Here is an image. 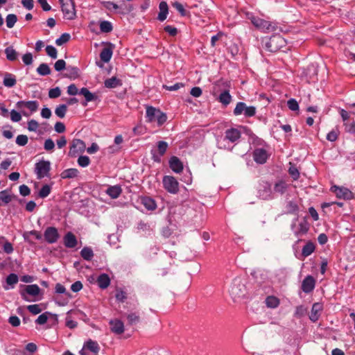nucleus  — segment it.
Instances as JSON below:
<instances>
[{
  "mask_svg": "<svg viewBox=\"0 0 355 355\" xmlns=\"http://www.w3.org/2000/svg\"><path fill=\"white\" fill-rule=\"evenodd\" d=\"M146 118L148 122L157 121L158 126L162 125L167 119L165 113L152 106L146 107Z\"/></svg>",
  "mask_w": 355,
  "mask_h": 355,
  "instance_id": "f257e3e1",
  "label": "nucleus"
},
{
  "mask_svg": "<svg viewBox=\"0 0 355 355\" xmlns=\"http://www.w3.org/2000/svg\"><path fill=\"white\" fill-rule=\"evenodd\" d=\"M286 44L284 37L279 35H275L270 37L265 42V49L271 53H275L281 50Z\"/></svg>",
  "mask_w": 355,
  "mask_h": 355,
  "instance_id": "f03ea898",
  "label": "nucleus"
},
{
  "mask_svg": "<svg viewBox=\"0 0 355 355\" xmlns=\"http://www.w3.org/2000/svg\"><path fill=\"white\" fill-rule=\"evenodd\" d=\"M16 107L24 116H28L37 110L39 103L37 101H19L16 103Z\"/></svg>",
  "mask_w": 355,
  "mask_h": 355,
  "instance_id": "7ed1b4c3",
  "label": "nucleus"
},
{
  "mask_svg": "<svg viewBox=\"0 0 355 355\" xmlns=\"http://www.w3.org/2000/svg\"><path fill=\"white\" fill-rule=\"evenodd\" d=\"M248 17L250 19L252 24L257 28L265 31L271 32L275 31V26L268 21L253 16L250 13H247Z\"/></svg>",
  "mask_w": 355,
  "mask_h": 355,
  "instance_id": "20e7f679",
  "label": "nucleus"
},
{
  "mask_svg": "<svg viewBox=\"0 0 355 355\" xmlns=\"http://www.w3.org/2000/svg\"><path fill=\"white\" fill-rule=\"evenodd\" d=\"M50 170L51 162L49 161L42 160L35 164V172L39 180L44 177H49Z\"/></svg>",
  "mask_w": 355,
  "mask_h": 355,
  "instance_id": "39448f33",
  "label": "nucleus"
},
{
  "mask_svg": "<svg viewBox=\"0 0 355 355\" xmlns=\"http://www.w3.org/2000/svg\"><path fill=\"white\" fill-rule=\"evenodd\" d=\"M162 183L164 188L168 193L175 194L179 191V183L173 176H164Z\"/></svg>",
  "mask_w": 355,
  "mask_h": 355,
  "instance_id": "423d86ee",
  "label": "nucleus"
},
{
  "mask_svg": "<svg viewBox=\"0 0 355 355\" xmlns=\"http://www.w3.org/2000/svg\"><path fill=\"white\" fill-rule=\"evenodd\" d=\"M86 146L85 142L79 139H74L72 140L69 155L71 157H76L78 155L83 153L85 150Z\"/></svg>",
  "mask_w": 355,
  "mask_h": 355,
  "instance_id": "0eeeda50",
  "label": "nucleus"
},
{
  "mask_svg": "<svg viewBox=\"0 0 355 355\" xmlns=\"http://www.w3.org/2000/svg\"><path fill=\"white\" fill-rule=\"evenodd\" d=\"M44 237L48 243L53 244L58 241L60 234L56 227H48L44 232Z\"/></svg>",
  "mask_w": 355,
  "mask_h": 355,
  "instance_id": "6e6552de",
  "label": "nucleus"
},
{
  "mask_svg": "<svg viewBox=\"0 0 355 355\" xmlns=\"http://www.w3.org/2000/svg\"><path fill=\"white\" fill-rule=\"evenodd\" d=\"M258 196L263 200H269L272 198V190L270 183L268 182H262L259 184Z\"/></svg>",
  "mask_w": 355,
  "mask_h": 355,
  "instance_id": "1a4fd4ad",
  "label": "nucleus"
},
{
  "mask_svg": "<svg viewBox=\"0 0 355 355\" xmlns=\"http://www.w3.org/2000/svg\"><path fill=\"white\" fill-rule=\"evenodd\" d=\"M61 10L64 18L68 20H73L76 18V10L75 2L62 6Z\"/></svg>",
  "mask_w": 355,
  "mask_h": 355,
  "instance_id": "9d476101",
  "label": "nucleus"
},
{
  "mask_svg": "<svg viewBox=\"0 0 355 355\" xmlns=\"http://www.w3.org/2000/svg\"><path fill=\"white\" fill-rule=\"evenodd\" d=\"M40 291V288L37 284H31L25 286V288L20 291V295L24 300L30 301L26 295L37 296L39 295Z\"/></svg>",
  "mask_w": 355,
  "mask_h": 355,
  "instance_id": "9b49d317",
  "label": "nucleus"
},
{
  "mask_svg": "<svg viewBox=\"0 0 355 355\" xmlns=\"http://www.w3.org/2000/svg\"><path fill=\"white\" fill-rule=\"evenodd\" d=\"M338 198L344 200H351L354 197L353 193L347 188L334 186L331 188Z\"/></svg>",
  "mask_w": 355,
  "mask_h": 355,
  "instance_id": "f8f14e48",
  "label": "nucleus"
},
{
  "mask_svg": "<svg viewBox=\"0 0 355 355\" xmlns=\"http://www.w3.org/2000/svg\"><path fill=\"white\" fill-rule=\"evenodd\" d=\"M315 286V279L311 275L306 276L302 281L301 288L305 293H310Z\"/></svg>",
  "mask_w": 355,
  "mask_h": 355,
  "instance_id": "ddd939ff",
  "label": "nucleus"
},
{
  "mask_svg": "<svg viewBox=\"0 0 355 355\" xmlns=\"http://www.w3.org/2000/svg\"><path fill=\"white\" fill-rule=\"evenodd\" d=\"M268 152L261 148H257L253 152V158L255 162L259 164H265L268 158Z\"/></svg>",
  "mask_w": 355,
  "mask_h": 355,
  "instance_id": "4468645a",
  "label": "nucleus"
},
{
  "mask_svg": "<svg viewBox=\"0 0 355 355\" xmlns=\"http://www.w3.org/2000/svg\"><path fill=\"white\" fill-rule=\"evenodd\" d=\"M323 309L322 304L320 302H315L313 304L311 308V314L309 315V319L312 322H316L318 320L320 313Z\"/></svg>",
  "mask_w": 355,
  "mask_h": 355,
  "instance_id": "2eb2a0df",
  "label": "nucleus"
},
{
  "mask_svg": "<svg viewBox=\"0 0 355 355\" xmlns=\"http://www.w3.org/2000/svg\"><path fill=\"white\" fill-rule=\"evenodd\" d=\"M63 242L64 246L68 248H73L76 247L78 244L77 239L71 232H68L64 236Z\"/></svg>",
  "mask_w": 355,
  "mask_h": 355,
  "instance_id": "dca6fc26",
  "label": "nucleus"
},
{
  "mask_svg": "<svg viewBox=\"0 0 355 355\" xmlns=\"http://www.w3.org/2000/svg\"><path fill=\"white\" fill-rule=\"evenodd\" d=\"M169 166L173 171L180 173L183 170V164L180 159L175 156L171 157L168 162Z\"/></svg>",
  "mask_w": 355,
  "mask_h": 355,
  "instance_id": "f3484780",
  "label": "nucleus"
},
{
  "mask_svg": "<svg viewBox=\"0 0 355 355\" xmlns=\"http://www.w3.org/2000/svg\"><path fill=\"white\" fill-rule=\"evenodd\" d=\"M231 293L235 297H241L245 295V286L243 284L235 281L231 287Z\"/></svg>",
  "mask_w": 355,
  "mask_h": 355,
  "instance_id": "a211bd4d",
  "label": "nucleus"
},
{
  "mask_svg": "<svg viewBox=\"0 0 355 355\" xmlns=\"http://www.w3.org/2000/svg\"><path fill=\"white\" fill-rule=\"evenodd\" d=\"M241 137V132L236 128H230L225 131L224 139H227L231 142H235Z\"/></svg>",
  "mask_w": 355,
  "mask_h": 355,
  "instance_id": "6ab92c4d",
  "label": "nucleus"
},
{
  "mask_svg": "<svg viewBox=\"0 0 355 355\" xmlns=\"http://www.w3.org/2000/svg\"><path fill=\"white\" fill-rule=\"evenodd\" d=\"M111 331L116 334H121L124 332V324L120 320H112L110 322Z\"/></svg>",
  "mask_w": 355,
  "mask_h": 355,
  "instance_id": "aec40b11",
  "label": "nucleus"
},
{
  "mask_svg": "<svg viewBox=\"0 0 355 355\" xmlns=\"http://www.w3.org/2000/svg\"><path fill=\"white\" fill-rule=\"evenodd\" d=\"M18 281V276L15 273H10L6 279V284L3 286V288L6 291L13 288L15 285L17 284Z\"/></svg>",
  "mask_w": 355,
  "mask_h": 355,
  "instance_id": "412c9836",
  "label": "nucleus"
},
{
  "mask_svg": "<svg viewBox=\"0 0 355 355\" xmlns=\"http://www.w3.org/2000/svg\"><path fill=\"white\" fill-rule=\"evenodd\" d=\"M97 284L101 289L107 288L110 284V278L107 274H101L96 280Z\"/></svg>",
  "mask_w": 355,
  "mask_h": 355,
  "instance_id": "4be33fe9",
  "label": "nucleus"
},
{
  "mask_svg": "<svg viewBox=\"0 0 355 355\" xmlns=\"http://www.w3.org/2000/svg\"><path fill=\"white\" fill-rule=\"evenodd\" d=\"M159 12L157 16V19L160 21H164L168 13V8L166 2L162 1L159 5Z\"/></svg>",
  "mask_w": 355,
  "mask_h": 355,
  "instance_id": "5701e85b",
  "label": "nucleus"
},
{
  "mask_svg": "<svg viewBox=\"0 0 355 355\" xmlns=\"http://www.w3.org/2000/svg\"><path fill=\"white\" fill-rule=\"evenodd\" d=\"M285 208V214H297L299 211V207L297 202L293 200L288 201Z\"/></svg>",
  "mask_w": 355,
  "mask_h": 355,
  "instance_id": "b1692460",
  "label": "nucleus"
},
{
  "mask_svg": "<svg viewBox=\"0 0 355 355\" xmlns=\"http://www.w3.org/2000/svg\"><path fill=\"white\" fill-rule=\"evenodd\" d=\"M17 80L12 73L6 72L4 75L3 85L7 87H12L16 85Z\"/></svg>",
  "mask_w": 355,
  "mask_h": 355,
  "instance_id": "393cba45",
  "label": "nucleus"
},
{
  "mask_svg": "<svg viewBox=\"0 0 355 355\" xmlns=\"http://www.w3.org/2000/svg\"><path fill=\"white\" fill-rule=\"evenodd\" d=\"M121 192L122 189L119 185L111 186L108 187L106 191V193L113 199L117 198L121 195Z\"/></svg>",
  "mask_w": 355,
  "mask_h": 355,
  "instance_id": "a878e982",
  "label": "nucleus"
},
{
  "mask_svg": "<svg viewBox=\"0 0 355 355\" xmlns=\"http://www.w3.org/2000/svg\"><path fill=\"white\" fill-rule=\"evenodd\" d=\"M64 76L70 79H76L79 77V69L77 67L68 66Z\"/></svg>",
  "mask_w": 355,
  "mask_h": 355,
  "instance_id": "bb28decb",
  "label": "nucleus"
},
{
  "mask_svg": "<svg viewBox=\"0 0 355 355\" xmlns=\"http://www.w3.org/2000/svg\"><path fill=\"white\" fill-rule=\"evenodd\" d=\"M78 173V169L71 168L63 171L60 174V177L62 179L73 178L77 177Z\"/></svg>",
  "mask_w": 355,
  "mask_h": 355,
  "instance_id": "cd10ccee",
  "label": "nucleus"
},
{
  "mask_svg": "<svg viewBox=\"0 0 355 355\" xmlns=\"http://www.w3.org/2000/svg\"><path fill=\"white\" fill-rule=\"evenodd\" d=\"M6 58L9 61H15L17 59L18 53L15 51L12 46H8L5 49Z\"/></svg>",
  "mask_w": 355,
  "mask_h": 355,
  "instance_id": "c85d7f7f",
  "label": "nucleus"
},
{
  "mask_svg": "<svg viewBox=\"0 0 355 355\" xmlns=\"http://www.w3.org/2000/svg\"><path fill=\"white\" fill-rule=\"evenodd\" d=\"M121 80L118 79L116 77H112L105 80L104 85L107 88H116L120 85H121Z\"/></svg>",
  "mask_w": 355,
  "mask_h": 355,
  "instance_id": "c756f323",
  "label": "nucleus"
},
{
  "mask_svg": "<svg viewBox=\"0 0 355 355\" xmlns=\"http://www.w3.org/2000/svg\"><path fill=\"white\" fill-rule=\"evenodd\" d=\"M141 202L148 210L153 211L157 208L155 201L151 198L144 197L141 199Z\"/></svg>",
  "mask_w": 355,
  "mask_h": 355,
  "instance_id": "7c9ffc66",
  "label": "nucleus"
},
{
  "mask_svg": "<svg viewBox=\"0 0 355 355\" xmlns=\"http://www.w3.org/2000/svg\"><path fill=\"white\" fill-rule=\"evenodd\" d=\"M315 244L311 241H309L302 248V254L304 257H306L311 255L315 251Z\"/></svg>",
  "mask_w": 355,
  "mask_h": 355,
  "instance_id": "2f4dec72",
  "label": "nucleus"
},
{
  "mask_svg": "<svg viewBox=\"0 0 355 355\" xmlns=\"http://www.w3.org/2000/svg\"><path fill=\"white\" fill-rule=\"evenodd\" d=\"M218 100L223 105H228L232 101V96L230 94L229 91H223L218 96Z\"/></svg>",
  "mask_w": 355,
  "mask_h": 355,
  "instance_id": "473e14b6",
  "label": "nucleus"
},
{
  "mask_svg": "<svg viewBox=\"0 0 355 355\" xmlns=\"http://www.w3.org/2000/svg\"><path fill=\"white\" fill-rule=\"evenodd\" d=\"M112 55V50L110 47L104 48L101 53H100V58L101 60L104 62H108Z\"/></svg>",
  "mask_w": 355,
  "mask_h": 355,
  "instance_id": "72a5a7b5",
  "label": "nucleus"
},
{
  "mask_svg": "<svg viewBox=\"0 0 355 355\" xmlns=\"http://www.w3.org/2000/svg\"><path fill=\"white\" fill-rule=\"evenodd\" d=\"M80 255L83 259L91 261L94 257V252L91 248L84 247L80 251Z\"/></svg>",
  "mask_w": 355,
  "mask_h": 355,
  "instance_id": "f704fd0d",
  "label": "nucleus"
},
{
  "mask_svg": "<svg viewBox=\"0 0 355 355\" xmlns=\"http://www.w3.org/2000/svg\"><path fill=\"white\" fill-rule=\"evenodd\" d=\"M266 304L269 308H277L279 305V300L273 295L268 296L266 299Z\"/></svg>",
  "mask_w": 355,
  "mask_h": 355,
  "instance_id": "c9c22d12",
  "label": "nucleus"
},
{
  "mask_svg": "<svg viewBox=\"0 0 355 355\" xmlns=\"http://www.w3.org/2000/svg\"><path fill=\"white\" fill-rule=\"evenodd\" d=\"M288 184L286 182L280 180L277 182L274 186V191L276 193L283 194L287 189Z\"/></svg>",
  "mask_w": 355,
  "mask_h": 355,
  "instance_id": "e433bc0d",
  "label": "nucleus"
},
{
  "mask_svg": "<svg viewBox=\"0 0 355 355\" xmlns=\"http://www.w3.org/2000/svg\"><path fill=\"white\" fill-rule=\"evenodd\" d=\"M79 94L83 95L86 102H90L96 99V96L89 92V90L86 87H83L80 92Z\"/></svg>",
  "mask_w": 355,
  "mask_h": 355,
  "instance_id": "4c0bfd02",
  "label": "nucleus"
},
{
  "mask_svg": "<svg viewBox=\"0 0 355 355\" xmlns=\"http://www.w3.org/2000/svg\"><path fill=\"white\" fill-rule=\"evenodd\" d=\"M84 347L94 353H98L100 349L99 345L97 343V342L93 341L92 340L87 341L85 344Z\"/></svg>",
  "mask_w": 355,
  "mask_h": 355,
  "instance_id": "58836bf2",
  "label": "nucleus"
},
{
  "mask_svg": "<svg viewBox=\"0 0 355 355\" xmlns=\"http://www.w3.org/2000/svg\"><path fill=\"white\" fill-rule=\"evenodd\" d=\"M115 297L117 302L123 303L127 299L128 294L122 288H117L116 289Z\"/></svg>",
  "mask_w": 355,
  "mask_h": 355,
  "instance_id": "ea45409f",
  "label": "nucleus"
},
{
  "mask_svg": "<svg viewBox=\"0 0 355 355\" xmlns=\"http://www.w3.org/2000/svg\"><path fill=\"white\" fill-rule=\"evenodd\" d=\"M100 30L102 33H110L113 30L112 24L109 21H102L100 22Z\"/></svg>",
  "mask_w": 355,
  "mask_h": 355,
  "instance_id": "a19ab883",
  "label": "nucleus"
},
{
  "mask_svg": "<svg viewBox=\"0 0 355 355\" xmlns=\"http://www.w3.org/2000/svg\"><path fill=\"white\" fill-rule=\"evenodd\" d=\"M37 72L41 76H46L51 73V69L47 64L42 63L37 68Z\"/></svg>",
  "mask_w": 355,
  "mask_h": 355,
  "instance_id": "79ce46f5",
  "label": "nucleus"
},
{
  "mask_svg": "<svg viewBox=\"0 0 355 355\" xmlns=\"http://www.w3.org/2000/svg\"><path fill=\"white\" fill-rule=\"evenodd\" d=\"M17 21V17L15 14H9L6 16V22L8 28H12Z\"/></svg>",
  "mask_w": 355,
  "mask_h": 355,
  "instance_id": "37998d69",
  "label": "nucleus"
},
{
  "mask_svg": "<svg viewBox=\"0 0 355 355\" xmlns=\"http://www.w3.org/2000/svg\"><path fill=\"white\" fill-rule=\"evenodd\" d=\"M168 146V144L166 141H158L157 144L158 154L160 156H163L166 153Z\"/></svg>",
  "mask_w": 355,
  "mask_h": 355,
  "instance_id": "c03bdc74",
  "label": "nucleus"
},
{
  "mask_svg": "<svg viewBox=\"0 0 355 355\" xmlns=\"http://www.w3.org/2000/svg\"><path fill=\"white\" fill-rule=\"evenodd\" d=\"M67 111V106L64 104L58 105L55 110V114L60 118H64Z\"/></svg>",
  "mask_w": 355,
  "mask_h": 355,
  "instance_id": "a18cd8bd",
  "label": "nucleus"
},
{
  "mask_svg": "<svg viewBox=\"0 0 355 355\" xmlns=\"http://www.w3.org/2000/svg\"><path fill=\"white\" fill-rule=\"evenodd\" d=\"M246 107V104L243 102H239L237 103L234 110V114L235 116H239L243 113H244L245 109Z\"/></svg>",
  "mask_w": 355,
  "mask_h": 355,
  "instance_id": "49530a36",
  "label": "nucleus"
},
{
  "mask_svg": "<svg viewBox=\"0 0 355 355\" xmlns=\"http://www.w3.org/2000/svg\"><path fill=\"white\" fill-rule=\"evenodd\" d=\"M51 191V188L49 184H44L40 190L38 196L42 198L47 197Z\"/></svg>",
  "mask_w": 355,
  "mask_h": 355,
  "instance_id": "de8ad7c7",
  "label": "nucleus"
},
{
  "mask_svg": "<svg viewBox=\"0 0 355 355\" xmlns=\"http://www.w3.org/2000/svg\"><path fill=\"white\" fill-rule=\"evenodd\" d=\"M70 37L71 36L69 33H64L62 34L61 36L55 40V44L58 46H62V44L69 41Z\"/></svg>",
  "mask_w": 355,
  "mask_h": 355,
  "instance_id": "09e8293b",
  "label": "nucleus"
},
{
  "mask_svg": "<svg viewBox=\"0 0 355 355\" xmlns=\"http://www.w3.org/2000/svg\"><path fill=\"white\" fill-rule=\"evenodd\" d=\"M78 164L81 167H87L90 164V159L88 156L80 155L78 159Z\"/></svg>",
  "mask_w": 355,
  "mask_h": 355,
  "instance_id": "8fccbe9b",
  "label": "nucleus"
},
{
  "mask_svg": "<svg viewBox=\"0 0 355 355\" xmlns=\"http://www.w3.org/2000/svg\"><path fill=\"white\" fill-rule=\"evenodd\" d=\"M0 200L4 204H8L12 200V196L6 190L0 191Z\"/></svg>",
  "mask_w": 355,
  "mask_h": 355,
  "instance_id": "3c124183",
  "label": "nucleus"
},
{
  "mask_svg": "<svg viewBox=\"0 0 355 355\" xmlns=\"http://www.w3.org/2000/svg\"><path fill=\"white\" fill-rule=\"evenodd\" d=\"M101 4L107 10L112 11L113 10H117L119 8V6L114 2L112 1H101Z\"/></svg>",
  "mask_w": 355,
  "mask_h": 355,
  "instance_id": "603ef678",
  "label": "nucleus"
},
{
  "mask_svg": "<svg viewBox=\"0 0 355 355\" xmlns=\"http://www.w3.org/2000/svg\"><path fill=\"white\" fill-rule=\"evenodd\" d=\"M46 52L49 56L53 59H55L58 56L57 49L51 45H48L46 47Z\"/></svg>",
  "mask_w": 355,
  "mask_h": 355,
  "instance_id": "864d4df0",
  "label": "nucleus"
},
{
  "mask_svg": "<svg viewBox=\"0 0 355 355\" xmlns=\"http://www.w3.org/2000/svg\"><path fill=\"white\" fill-rule=\"evenodd\" d=\"M28 138L25 135H19L16 138V144L19 146H24L27 144Z\"/></svg>",
  "mask_w": 355,
  "mask_h": 355,
  "instance_id": "5fc2aeb1",
  "label": "nucleus"
},
{
  "mask_svg": "<svg viewBox=\"0 0 355 355\" xmlns=\"http://www.w3.org/2000/svg\"><path fill=\"white\" fill-rule=\"evenodd\" d=\"M339 135V130L336 128L330 131L327 135V139L329 141H335L337 140Z\"/></svg>",
  "mask_w": 355,
  "mask_h": 355,
  "instance_id": "6e6d98bb",
  "label": "nucleus"
},
{
  "mask_svg": "<svg viewBox=\"0 0 355 355\" xmlns=\"http://www.w3.org/2000/svg\"><path fill=\"white\" fill-rule=\"evenodd\" d=\"M173 7L175 8L182 16H187L188 12L184 8V6L178 1L174 2L173 4Z\"/></svg>",
  "mask_w": 355,
  "mask_h": 355,
  "instance_id": "4d7b16f0",
  "label": "nucleus"
},
{
  "mask_svg": "<svg viewBox=\"0 0 355 355\" xmlns=\"http://www.w3.org/2000/svg\"><path fill=\"white\" fill-rule=\"evenodd\" d=\"M127 319L128 324L130 325L135 324L139 321V316L135 313H132L128 315Z\"/></svg>",
  "mask_w": 355,
  "mask_h": 355,
  "instance_id": "13d9d810",
  "label": "nucleus"
},
{
  "mask_svg": "<svg viewBox=\"0 0 355 355\" xmlns=\"http://www.w3.org/2000/svg\"><path fill=\"white\" fill-rule=\"evenodd\" d=\"M61 95V90L58 87L52 88L49 91V96L50 98H55Z\"/></svg>",
  "mask_w": 355,
  "mask_h": 355,
  "instance_id": "bf43d9fd",
  "label": "nucleus"
},
{
  "mask_svg": "<svg viewBox=\"0 0 355 355\" xmlns=\"http://www.w3.org/2000/svg\"><path fill=\"white\" fill-rule=\"evenodd\" d=\"M54 68L57 71H61L64 69H66L67 67L65 61L62 59L57 60L54 64Z\"/></svg>",
  "mask_w": 355,
  "mask_h": 355,
  "instance_id": "052dcab7",
  "label": "nucleus"
},
{
  "mask_svg": "<svg viewBox=\"0 0 355 355\" xmlns=\"http://www.w3.org/2000/svg\"><path fill=\"white\" fill-rule=\"evenodd\" d=\"M50 313L45 312L38 316L37 320H35V322L38 324H45L48 320V315H49Z\"/></svg>",
  "mask_w": 355,
  "mask_h": 355,
  "instance_id": "680f3d73",
  "label": "nucleus"
},
{
  "mask_svg": "<svg viewBox=\"0 0 355 355\" xmlns=\"http://www.w3.org/2000/svg\"><path fill=\"white\" fill-rule=\"evenodd\" d=\"M244 115L246 117H251L255 115L256 114V107L254 106H247L245 107V111H244Z\"/></svg>",
  "mask_w": 355,
  "mask_h": 355,
  "instance_id": "e2e57ef3",
  "label": "nucleus"
},
{
  "mask_svg": "<svg viewBox=\"0 0 355 355\" xmlns=\"http://www.w3.org/2000/svg\"><path fill=\"white\" fill-rule=\"evenodd\" d=\"M288 173L294 180H297L300 177V173L295 166H291L289 168Z\"/></svg>",
  "mask_w": 355,
  "mask_h": 355,
  "instance_id": "0e129e2a",
  "label": "nucleus"
},
{
  "mask_svg": "<svg viewBox=\"0 0 355 355\" xmlns=\"http://www.w3.org/2000/svg\"><path fill=\"white\" fill-rule=\"evenodd\" d=\"M55 148V144L54 141L51 139H47L44 141V148L46 151H51Z\"/></svg>",
  "mask_w": 355,
  "mask_h": 355,
  "instance_id": "69168bd1",
  "label": "nucleus"
},
{
  "mask_svg": "<svg viewBox=\"0 0 355 355\" xmlns=\"http://www.w3.org/2000/svg\"><path fill=\"white\" fill-rule=\"evenodd\" d=\"M345 130L347 132H349L352 134L355 133V121H352V123L346 122L344 123Z\"/></svg>",
  "mask_w": 355,
  "mask_h": 355,
  "instance_id": "338daca9",
  "label": "nucleus"
},
{
  "mask_svg": "<svg viewBox=\"0 0 355 355\" xmlns=\"http://www.w3.org/2000/svg\"><path fill=\"white\" fill-rule=\"evenodd\" d=\"M287 105L288 108L292 111H296L299 110L298 103L294 98H291L288 100Z\"/></svg>",
  "mask_w": 355,
  "mask_h": 355,
  "instance_id": "774afa93",
  "label": "nucleus"
}]
</instances>
